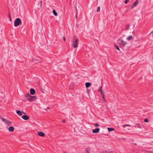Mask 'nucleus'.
<instances>
[{
    "instance_id": "10",
    "label": "nucleus",
    "mask_w": 153,
    "mask_h": 153,
    "mask_svg": "<svg viewBox=\"0 0 153 153\" xmlns=\"http://www.w3.org/2000/svg\"><path fill=\"white\" fill-rule=\"evenodd\" d=\"M8 130L10 132H13L14 130V128L12 126H10L8 128Z\"/></svg>"
},
{
    "instance_id": "16",
    "label": "nucleus",
    "mask_w": 153,
    "mask_h": 153,
    "mask_svg": "<svg viewBox=\"0 0 153 153\" xmlns=\"http://www.w3.org/2000/svg\"><path fill=\"white\" fill-rule=\"evenodd\" d=\"M132 38V35H130L129 36H128V37L126 39L128 40H131Z\"/></svg>"
},
{
    "instance_id": "14",
    "label": "nucleus",
    "mask_w": 153,
    "mask_h": 153,
    "mask_svg": "<svg viewBox=\"0 0 153 153\" xmlns=\"http://www.w3.org/2000/svg\"><path fill=\"white\" fill-rule=\"evenodd\" d=\"M102 87H100V88L98 90V91H100L101 94V95H102L104 94V93H103V91H102Z\"/></svg>"
},
{
    "instance_id": "20",
    "label": "nucleus",
    "mask_w": 153,
    "mask_h": 153,
    "mask_svg": "<svg viewBox=\"0 0 153 153\" xmlns=\"http://www.w3.org/2000/svg\"><path fill=\"white\" fill-rule=\"evenodd\" d=\"M115 46L117 50H118L119 51H120V48L118 46H117L116 45H115Z\"/></svg>"
},
{
    "instance_id": "12",
    "label": "nucleus",
    "mask_w": 153,
    "mask_h": 153,
    "mask_svg": "<svg viewBox=\"0 0 153 153\" xmlns=\"http://www.w3.org/2000/svg\"><path fill=\"white\" fill-rule=\"evenodd\" d=\"M38 134L40 136L42 137H44L45 136L44 133L42 132H39Z\"/></svg>"
},
{
    "instance_id": "23",
    "label": "nucleus",
    "mask_w": 153,
    "mask_h": 153,
    "mask_svg": "<svg viewBox=\"0 0 153 153\" xmlns=\"http://www.w3.org/2000/svg\"><path fill=\"white\" fill-rule=\"evenodd\" d=\"M94 126L96 127H98L99 126V125L97 123H95L94 124Z\"/></svg>"
},
{
    "instance_id": "6",
    "label": "nucleus",
    "mask_w": 153,
    "mask_h": 153,
    "mask_svg": "<svg viewBox=\"0 0 153 153\" xmlns=\"http://www.w3.org/2000/svg\"><path fill=\"white\" fill-rule=\"evenodd\" d=\"M100 129L99 128H96L92 130V132L94 133H98L100 131Z\"/></svg>"
},
{
    "instance_id": "24",
    "label": "nucleus",
    "mask_w": 153,
    "mask_h": 153,
    "mask_svg": "<svg viewBox=\"0 0 153 153\" xmlns=\"http://www.w3.org/2000/svg\"><path fill=\"white\" fill-rule=\"evenodd\" d=\"M100 7L99 6L97 8V12H99V11H100Z\"/></svg>"
},
{
    "instance_id": "30",
    "label": "nucleus",
    "mask_w": 153,
    "mask_h": 153,
    "mask_svg": "<svg viewBox=\"0 0 153 153\" xmlns=\"http://www.w3.org/2000/svg\"><path fill=\"white\" fill-rule=\"evenodd\" d=\"M22 113L24 114H26L24 112L22 111Z\"/></svg>"
},
{
    "instance_id": "28",
    "label": "nucleus",
    "mask_w": 153,
    "mask_h": 153,
    "mask_svg": "<svg viewBox=\"0 0 153 153\" xmlns=\"http://www.w3.org/2000/svg\"><path fill=\"white\" fill-rule=\"evenodd\" d=\"M63 39L64 41H65L66 39H65V37H63Z\"/></svg>"
},
{
    "instance_id": "9",
    "label": "nucleus",
    "mask_w": 153,
    "mask_h": 153,
    "mask_svg": "<svg viewBox=\"0 0 153 153\" xmlns=\"http://www.w3.org/2000/svg\"><path fill=\"white\" fill-rule=\"evenodd\" d=\"M35 91L33 88H31L30 90V92L31 95H34L35 93Z\"/></svg>"
},
{
    "instance_id": "29",
    "label": "nucleus",
    "mask_w": 153,
    "mask_h": 153,
    "mask_svg": "<svg viewBox=\"0 0 153 153\" xmlns=\"http://www.w3.org/2000/svg\"><path fill=\"white\" fill-rule=\"evenodd\" d=\"M62 122L64 123L65 122V120H63L62 121Z\"/></svg>"
},
{
    "instance_id": "18",
    "label": "nucleus",
    "mask_w": 153,
    "mask_h": 153,
    "mask_svg": "<svg viewBox=\"0 0 153 153\" xmlns=\"http://www.w3.org/2000/svg\"><path fill=\"white\" fill-rule=\"evenodd\" d=\"M108 129L109 131H111L114 130L113 128H108Z\"/></svg>"
},
{
    "instance_id": "19",
    "label": "nucleus",
    "mask_w": 153,
    "mask_h": 153,
    "mask_svg": "<svg viewBox=\"0 0 153 153\" xmlns=\"http://www.w3.org/2000/svg\"><path fill=\"white\" fill-rule=\"evenodd\" d=\"M144 121L146 123H148L149 122V120L148 119H144Z\"/></svg>"
},
{
    "instance_id": "11",
    "label": "nucleus",
    "mask_w": 153,
    "mask_h": 153,
    "mask_svg": "<svg viewBox=\"0 0 153 153\" xmlns=\"http://www.w3.org/2000/svg\"><path fill=\"white\" fill-rule=\"evenodd\" d=\"M85 85L86 88H88L91 85V83L89 82H87L85 83Z\"/></svg>"
},
{
    "instance_id": "2",
    "label": "nucleus",
    "mask_w": 153,
    "mask_h": 153,
    "mask_svg": "<svg viewBox=\"0 0 153 153\" xmlns=\"http://www.w3.org/2000/svg\"><path fill=\"white\" fill-rule=\"evenodd\" d=\"M25 97L27 98L28 100L30 101H33L36 99L35 96H31L29 93L27 94Z\"/></svg>"
},
{
    "instance_id": "8",
    "label": "nucleus",
    "mask_w": 153,
    "mask_h": 153,
    "mask_svg": "<svg viewBox=\"0 0 153 153\" xmlns=\"http://www.w3.org/2000/svg\"><path fill=\"white\" fill-rule=\"evenodd\" d=\"M22 118L24 120H27L29 119V117L28 116L26 115H24L22 116Z\"/></svg>"
},
{
    "instance_id": "13",
    "label": "nucleus",
    "mask_w": 153,
    "mask_h": 153,
    "mask_svg": "<svg viewBox=\"0 0 153 153\" xmlns=\"http://www.w3.org/2000/svg\"><path fill=\"white\" fill-rule=\"evenodd\" d=\"M16 112L19 116H21L22 114V111H20L16 110Z\"/></svg>"
},
{
    "instance_id": "15",
    "label": "nucleus",
    "mask_w": 153,
    "mask_h": 153,
    "mask_svg": "<svg viewBox=\"0 0 153 153\" xmlns=\"http://www.w3.org/2000/svg\"><path fill=\"white\" fill-rule=\"evenodd\" d=\"M85 153H91L90 152V149L89 148H86L85 150Z\"/></svg>"
},
{
    "instance_id": "31",
    "label": "nucleus",
    "mask_w": 153,
    "mask_h": 153,
    "mask_svg": "<svg viewBox=\"0 0 153 153\" xmlns=\"http://www.w3.org/2000/svg\"><path fill=\"white\" fill-rule=\"evenodd\" d=\"M153 33V30L150 33V34L151 33Z\"/></svg>"
},
{
    "instance_id": "26",
    "label": "nucleus",
    "mask_w": 153,
    "mask_h": 153,
    "mask_svg": "<svg viewBox=\"0 0 153 153\" xmlns=\"http://www.w3.org/2000/svg\"><path fill=\"white\" fill-rule=\"evenodd\" d=\"M124 126H129L130 125H127V124H126V125H123Z\"/></svg>"
},
{
    "instance_id": "5",
    "label": "nucleus",
    "mask_w": 153,
    "mask_h": 153,
    "mask_svg": "<svg viewBox=\"0 0 153 153\" xmlns=\"http://www.w3.org/2000/svg\"><path fill=\"white\" fill-rule=\"evenodd\" d=\"M138 4V0H137L134 2L131 6V9L135 7H136V6Z\"/></svg>"
},
{
    "instance_id": "17",
    "label": "nucleus",
    "mask_w": 153,
    "mask_h": 153,
    "mask_svg": "<svg viewBox=\"0 0 153 153\" xmlns=\"http://www.w3.org/2000/svg\"><path fill=\"white\" fill-rule=\"evenodd\" d=\"M53 13L54 15L56 16H57L58 15L57 13L54 9L53 10Z\"/></svg>"
},
{
    "instance_id": "27",
    "label": "nucleus",
    "mask_w": 153,
    "mask_h": 153,
    "mask_svg": "<svg viewBox=\"0 0 153 153\" xmlns=\"http://www.w3.org/2000/svg\"><path fill=\"white\" fill-rule=\"evenodd\" d=\"M9 17L10 18V20L11 21V17H10V14L9 15Z\"/></svg>"
},
{
    "instance_id": "4",
    "label": "nucleus",
    "mask_w": 153,
    "mask_h": 153,
    "mask_svg": "<svg viewBox=\"0 0 153 153\" xmlns=\"http://www.w3.org/2000/svg\"><path fill=\"white\" fill-rule=\"evenodd\" d=\"M78 40L77 39H76L73 42L72 46L74 48H75L78 47Z\"/></svg>"
},
{
    "instance_id": "32",
    "label": "nucleus",
    "mask_w": 153,
    "mask_h": 153,
    "mask_svg": "<svg viewBox=\"0 0 153 153\" xmlns=\"http://www.w3.org/2000/svg\"><path fill=\"white\" fill-rule=\"evenodd\" d=\"M33 62H35V59H34V60H33Z\"/></svg>"
},
{
    "instance_id": "21",
    "label": "nucleus",
    "mask_w": 153,
    "mask_h": 153,
    "mask_svg": "<svg viewBox=\"0 0 153 153\" xmlns=\"http://www.w3.org/2000/svg\"><path fill=\"white\" fill-rule=\"evenodd\" d=\"M129 25H128L126 26V27L125 29V30H128L129 29Z\"/></svg>"
},
{
    "instance_id": "3",
    "label": "nucleus",
    "mask_w": 153,
    "mask_h": 153,
    "mask_svg": "<svg viewBox=\"0 0 153 153\" xmlns=\"http://www.w3.org/2000/svg\"><path fill=\"white\" fill-rule=\"evenodd\" d=\"M0 119L5 124L7 125H10L11 123V122L4 117L1 116L0 117Z\"/></svg>"
},
{
    "instance_id": "25",
    "label": "nucleus",
    "mask_w": 153,
    "mask_h": 153,
    "mask_svg": "<svg viewBox=\"0 0 153 153\" xmlns=\"http://www.w3.org/2000/svg\"><path fill=\"white\" fill-rule=\"evenodd\" d=\"M129 0H126L125 1V3L127 4L129 2Z\"/></svg>"
},
{
    "instance_id": "7",
    "label": "nucleus",
    "mask_w": 153,
    "mask_h": 153,
    "mask_svg": "<svg viewBox=\"0 0 153 153\" xmlns=\"http://www.w3.org/2000/svg\"><path fill=\"white\" fill-rule=\"evenodd\" d=\"M121 44L123 46H125L126 45V42L124 41L123 39H121Z\"/></svg>"
},
{
    "instance_id": "1",
    "label": "nucleus",
    "mask_w": 153,
    "mask_h": 153,
    "mask_svg": "<svg viewBox=\"0 0 153 153\" xmlns=\"http://www.w3.org/2000/svg\"><path fill=\"white\" fill-rule=\"evenodd\" d=\"M22 24V22L19 18L16 19L14 21V25L15 27H17L19 25Z\"/></svg>"
},
{
    "instance_id": "33",
    "label": "nucleus",
    "mask_w": 153,
    "mask_h": 153,
    "mask_svg": "<svg viewBox=\"0 0 153 153\" xmlns=\"http://www.w3.org/2000/svg\"><path fill=\"white\" fill-rule=\"evenodd\" d=\"M138 127L139 128H141V127L140 126H138Z\"/></svg>"
},
{
    "instance_id": "22",
    "label": "nucleus",
    "mask_w": 153,
    "mask_h": 153,
    "mask_svg": "<svg viewBox=\"0 0 153 153\" xmlns=\"http://www.w3.org/2000/svg\"><path fill=\"white\" fill-rule=\"evenodd\" d=\"M102 98H103L104 100L105 101V102H106V100H105V97L104 94L102 95Z\"/></svg>"
}]
</instances>
